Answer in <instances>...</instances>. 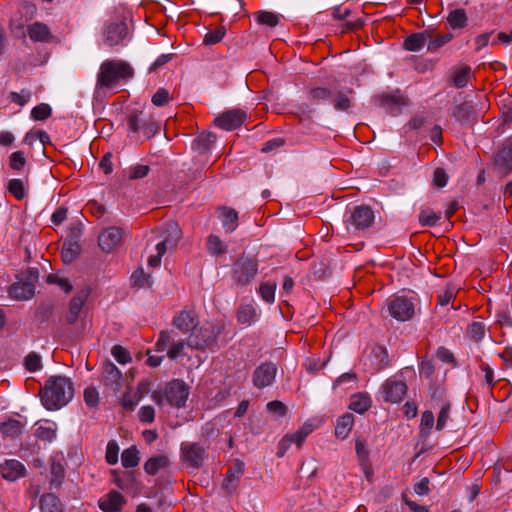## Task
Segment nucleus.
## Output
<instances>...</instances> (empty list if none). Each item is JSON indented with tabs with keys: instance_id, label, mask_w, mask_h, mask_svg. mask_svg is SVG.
Listing matches in <instances>:
<instances>
[{
	"instance_id": "5701e85b",
	"label": "nucleus",
	"mask_w": 512,
	"mask_h": 512,
	"mask_svg": "<svg viewBox=\"0 0 512 512\" xmlns=\"http://www.w3.org/2000/svg\"><path fill=\"white\" fill-rule=\"evenodd\" d=\"M25 466L16 459L5 460L0 464V473L8 481H16L25 475Z\"/></svg>"
},
{
	"instance_id": "ddd939ff",
	"label": "nucleus",
	"mask_w": 512,
	"mask_h": 512,
	"mask_svg": "<svg viewBox=\"0 0 512 512\" xmlns=\"http://www.w3.org/2000/svg\"><path fill=\"white\" fill-rule=\"evenodd\" d=\"M189 391L186 384L181 380H173L167 384L165 398L173 406L181 407L186 403Z\"/></svg>"
},
{
	"instance_id": "7ed1b4c3",
	"label": "nucleus",
	"mask_w": 512,
	"mask_h": 512,
	"mask_svg": "<svg viewBox=\"0 0 512 512\" xmlns=\"http://www.w3.org/2000/svg\"><path fill=\"white\" fill-rule=\"evenodd\" d=\"M220 327L213 322L197 324L196 328L189 334L187 345L194 349H205L215 344Z\"/></svg>"
},
{
	"instance_id": "49530a36",
	"label": "nucleus",
	"mask_w": 512,
	"mask_h": 512,
	"mask_svg": "<svg viewBox=\"0 0 512 512\" xmlns=\"http://www.w3.org/2000/svg\"><path fill=\"white\" fill-rule=\"evenodd\" d=\"M440 220V215L431 209H424L419 214V222L422 226H435Z\"/></svg>"
},
{
	"instance_id": "e433bc0d",
	"label": "nucleus",
	"mask_w": 512,
	"mask_h": 512,
	"mask_svg": "<svg viewBox=\"0 0 512 512\" xmlns=\"http://www.w3.org/2000/svg\"><path fill=\"white\" fill-rule=\"evenodd\" d=\"M370 358L377 371L388 366L387 351L381 346H377L372 349Z\"/></svg>"
},
{
	"instance_id": "4c0bfd02",
	"label": "nucleus",
	"mask_w": 512,
	"mask_h": 512,
	"mask_svg": "<svg viewBox=\"0 0 512 512\" xmlns=\"http://www.w3.org/2000/svg\"><path fill=\"white\" fill-rule=\"evenodd\" d=\"M140 461L139 451L135 446L125 449L121 455V462L124 468H134Z\"/></svg>"
},
{
	"instance_id": "20e7f679",
	"label": "nucleus",
	"mask_w": 512,
	"mask_h": 512,
	"mask_svg": "<svg viewBox=\"0 0 512 512\" xmlns=\"http://www.w3.org/2000/svg\"><path fill=\"white\" fill-rule=\"evenodd\" d=\"M257 272V261L251 257L242 256L233 264L232 279L237 286H247Z\"/></svg>"
},
{
	"instance_id": "a19ab883",
	"label": "nucleus",
	"mask_w": 512,
	"mask_h": 512,
	"mask_svg": "<svg viewBox=\"0 0 512 512\" xmlns=\"http://www.w3.org/2000/svg\"><path fill=\"white\" fill-rule=\"evenodd\" d=\"M207 250L213 256H219L227 252V246L216 235L211 234L207 240Z\"/></svg>"
},
{
	"instance_id": "f3484780",
	"label": "nucleus",
	"mask_w": 512,
	"mask_h": 512,
	"mask_svg": "<svg viewBox=\"0 0 512 512\" xmlns=\"http://www.w3.org/2000/svg\"><path fill=\"white\" fill-rule=\"evenodd\" d=\"M123 231L118 227H109L101 232L98 238L100 248L105 252L113 251L120 245Z\"/></svg>"
},
{
	"instance_id": "37998d69",
	"label": "nucleus",
	"mask_w": 512,
	"mask_h": 512,
	"mask_svg": "<svg viewBox=\"0 0 512 512\" xmlns=\"http://www.w3.org/2000/svg\"><path fill=\"white\" fill-rule=\"evenodd\" d=\"M256 21L261 25L275 27L279 23V15L270 11H259L255 14Z\"/></svg>"
},
{
	"instance_id": "c756f323",
	"label": "nucleus",
	"mask_w": 512,
	"mask_h": 512,
	"mask_svg": "<svg viewBox=\"0 0 512 512\" xmlns=\"http://www.w3.org/2000/svg\"><path fill=\"white\" fill-rule=\"evenodd\" d=\"M372 404L371 397L364 392H358L351 396L349 408L359 414L365 413Z\"/></svg>"
},
{
	"instance_id": "f8f14e48",
	"label": "nucleus",
	"mask_w": 512,
	"mask_h": 512,
	"mask_svg": "<svg viewBox=\"0 0 512 512\" xmlns=\"http://www.w3.org/2000/svg\"><path fill=\"white\" fill-rule=\"evenodd\" d=\"M276 374L277 366L272 362H264L259 365L253 372V385L258 389L271 386L275 381Z\"/></svg>"
},
{
	"instance_id": "473e14b6",
	"label": "nucleus",
	"mask_w": 512,
	"mask_h": 512,
	"mask_svg": "<svg viewBox=\"0 0 512 512\" xmlns=\"http://www.w3.org/2000/svg\"><path fill=\"white\" fill-rule=\"evenodd\" d=\"M495 165L503 174L512 171V147H504L495 158Z\"/></svg>"
},
{
	"instance_id": "f257e3e1",
	"label": "nucleus",
	"mask_w": 512,
	"mask_h": 512,
	"mask_svg": "<svg viewBox=\"0 0 512 512\" xmlns=\"http://www.w3.org/2000/svg\"><path fill=\"white\" fill-rule=\"evenodd\" d=\"M74 395L72 381L64 376L50 377L40 391V398L47 410H57L67 405Z\"/></svg>"
},
{
	"instance_id": "1a4fd4ad",
	"label": "nucleus",
	"mask_w": 512,
	"mask_h": 512,
	"mask_svg": "<svg viewBox=\"0 0 512 512\" xmlns=\"http://www.w3.org/2000/svg\"><path fill=\"white\" fill-rule=\"evenodd\" d=\"M128 37V26L124 21L107 23L102 31L103 43L110 48L125 45Z\"/></svg>"
},
{
	"instance_id": "a18cd8bd",
	"label": "nucleus",
	"mask_w": 512,
	"mask_h": 512,
	"mask_svg": "<svg viewBox=\"0 0 512 512\" xmlns=\"http://www.w3.org/2000/svg\"><path fill=\"white\" fill-rule=\"evenodd\" d=\"M331 103L338 111H347L351 105L350 99L346 93L339 91L331 97Z\"/></svg>"
},
{
	"instance_id": "79ce46f5",
	"label": "nucleus",
	"mask_w": 512,
	"mask_h": 512,
	"mask_svg": "<svg viewBox=\"0 0 512 512\" xmlns=\"http://www.w3.org/2000/svg\"><path fill=\"white\" fill-rule=\"evenodd\" d=\"M276 292V284L272 282H263L260 284L258 293L262 300L268 304L274 303Z\"/></svg>"
},
{
	"instance_id": "338daca9",
	"label": "nucleus",
	"mask_w": 512,
	"mask_h": 512,
	"mask_svg": "<svg viewBox=\"0 0 512 512\" xmlns=\"http://www.w3.org/2000/svg\"><path fill=\"white\" fill-rule=\"evenodd\" d=\"M47 282L51 284H57L66 293L70 292L72 289V285L69 283V281L66 278H62L57 274H50L47 277Z\"/></svg>"
},
{
	"instance_id": "c9c22d12",
	"label": "nucleus",
	"mask_w": 512,
	"mask_h": 512,
	"mask_svg": "<svg viewBox=\"0 0 512 512\" xmlns=\"http://www.w3.org/2000/svg\"><path fill=\"white\" fill-rule=\"evenodd\" d=\"M468 17L464 9L452 10L447 16V22L452 29H461L467 25Z\"/></svg>"
},
{
	"instance_id": "e2e57ef3",
	"label": "nucleus",
	"mask_w": 512,
	"mask_h": 512,
	"mask_svg": "<svg viewBox=\"0 0 512 512\" xmlns=\"http://www.w3.org/2000/svg\"><path fill=\"white\" fill-rule=\"evenodd\" d=\"M26 165V158L23 152L16 151L10 155V167L16 171H22Z\"/></svg>"
},
{
	"instance_id": "8fccbe9b",
	"label": "nucleus",
	"mask_w": 512,
	"mask_h": 512,
	"mask_svg": "<svg viewBox=\"0 0 512 512\" xmlns=\"http://www.w3.org/2000/svg\"><path fill=\"white\" fill-rule=\"evenodd\" d=\"M485 324L480 321L472 322L467 330L469 337L474 341H480L485 335Z\"/></svg>"
},
{
	"instance_id": "b1692460",
	"label": "nucleus",
	"mask_w": 512,
	"mask_h": 512,
	"mask_svg": "<svg viewBox=\"0 0 512 512\" xmlns=\"http://www.w3.org/2000/svg\"><path fill=\"white\" fill-rule=\"evenodd\" d=\"M89 292L82 290L78 292L69 303V311L66 315V321L69 324H74L81 313L82 307L88 298Z\"/></svg>"
},
{
	"instance_id": "0e129e2a",
	"label": "nucleus",
	"mask_w": 512,
	"mask_h": 512,
	"mask_svg": "<svg viewBox=\"0 0 512 512\" xmlns=\"http://www.w3.org/2000/svg\"><path fill=\"white\" fill-rule=\"evenodd\" d=\"M79 246L76 243H64L62 258L65 262H71L77 255Z\"/></svg>"
},
{
	"instance_id": "412c9836",
	"label": "nucleus",
	"mask_w": 512,
	"mask_h": 512,
	"mask_svg": "<svg viewBox=\"0 0 512 512\" xmlns=\"http://www.w3.org/2000/svg\"><path fill=\"white\" fill-rule=\"evenodd\" d=\"M126 501L122 494L112 490L98 501V506L103 512H120Z\"/></svg>"
},
{
	"instance_id": "c85d7f7f",
	"label": "nucleus",
	"mask_w": 512,
	"mask_h": 512,
	"mask_svg": "<svg viewBox=\"0 0 512 512\" xmlns=\"http://www.w3.org/2000/svg\"><path fill=\"white\" fill-rule=\"evenodd\" d=\"M28 35L34 42H49L52 38L48 26L41 22H35L28 28Z\"/></svg>"
},
{
	"instance_id": "864d4df0",
	"label": "nucleus",
	"mask_w": 512,
	"mask_h": 512,
	"mask_svg": "<svg viewBox=\"0 0 512 512\" xmlns=\"http://www.w3.org/2000/svg\"><path fill=\"white\" fill-rule=\"evenodd\" d=\"M7 189L18 200H21L25 196L24 184L21 179L9 180Z\"/></svg>"
},
{
	"instance_id": "9b49d317",
	"label": "nucleus",
	"mask_w": 512,
	"mask_h": 512,
	"mask_svg": "<svg viewBox=\"0 0 512 512\" xmlns=\"http://www.w3.org/2000/svg\"><path fill=\"white\" fill-rule=\"evenodd\" d=\"M247 114L242 109H231L223 112L214 119L215 126L231 131L239 128L246 120Z\"/></svg>"
},
{
	"instance_id": "4468645a",
	"label": "nucleus",
	"mask_w": 512,
	"mask_h": 512,
	"mask_svg": "<svg viewBox=\"0 0 512 512\" xmlns=\"http://www.w3.org/2000/svg\"><path fill=\"white\" fill-rule=\"evenodd\" d=\"M407 392V386L396 378H388L382 385L384 400L390 403H399Z\"/></svg>"
},
{
	"instance_id": "2eb2a0df",
	"label": "nucleus",
	"mask_w": 512,
	"mask_h": 512,
	"mask_svg": "<svg viewBox=\"0 0 512 512\" xmlns=\"http://www.w3.org/2000/svg\"><path fill=\"white\" fill-rule=\"evenodd\" d=\"M164 233V239L156 245V250H159L160 254H165L167 249L176 247L182 236L181 229L175 222L165 223Z\"/></svg>"
},
{
	"instance_id": "ea45409f",
	"label": "nucleus",
	"mask_w": 512,
	"mask_h": 512,
	"mask_svg": "<svg viewBox=\"0 0 512 512\" xmlns=\"http://www.w3.org/2000/svg\"><path fill=\"white\" fill-rule=\"evenodd\" d=\"M381 105L391 110L406 105V99L399 93L385 94L381 96Z\"/></svg>"
},
{
	"instance_id": "cd10ccee",
	"label": "nucleus",
	"mask_w": 512,
	"mask_h": 512,
	"mask_svg": "<svg viewBox=\"0 0 512 512\" xmlns=\"http://www.w3.org/2000/svg\"><path fill=\"white\" fill-rule=\"evenodd\" d=\"M218 212L225 231L228 233L233 232L238 226L237 211L230 207H222Z\"/></svg>"
},
{
	"instance_id": "39448f33",
	"label": "nucleus",
	"mask_w": 512,
	"mask_h": 512,
	"mask_svg": "<svg viewBox=\"0 0 512 512\" xmlns=\"http://www.w3.org/2000/svg\"><path fill=\"white\" fill-rule=\"evenodd\" d=\"M374 221V213L367 206H356L345 217L346 229L349 232L356 233L368 229Z\"/></svg>"
},
{
	"instance_id": "bb28decb",
	"label": "nucleus",
	"mask_w": 512,
	"mask_h": 512,
	"mask_svg": "<svg viewBox=\"0 0 512 512\" xmlns=\"http://www.w3.org/2000/svg\"><path fill=\"white\" fill-rule=\"evenodd\" d=\"M170 464V460L167 455L159 454L150 457L144 463V471L151 476L156 475L160 470L165 469Z\"/></svg>"
},
{
	"instance_id": "a211bd4d",
	"label": "nucleus",
	"mask_w": 512,
	"mask_h": 512,
	"mask_svg": "<svg viewBox=\"0 0 512 512\" xmlns=\"http://www.w3.org/2000/svg\"><path fill=\"white\" fill-rule=\"evenodd\" d=\"M196 312L193 309H184L173 319V325L182 333H191L198 324Z\"/></svg>"
},
{
	"instance_id": "603ef678",
	"label": "nucleus",
	"mask_w": 512,
	"mask_h": 512,
	"mask_svg": "<svg viewBox=\"0 0 512 512\" xmlns=\"http://www.w3.org/2000/svg\"><path fill=\"white\" fill-rule=\"evenodd\" d=\"M452 37L453 35L451 33L438 35L436 37H433V34L431 33V38L428 39V50L431 52L437 51L440 47L449 42Z\"/></svg>"
},
{
	"instance_id": "5fc2aeb1",
	"label": "nucleus",
	"mask_w": 512,
	"mask_h": 512,
	"mask_svg": "<svg viewBox=\"0 0 512 512\" xmlns=\"http://www.w3.org/2000/svg\"><path fill=\"white\" fill-rule=\"evenodd\" d=\"M225 34H226V28L221 26L214 31H209L205 35L203 42L206 45L217 44L224 38Z\"/></svg>"
},
{
	"instance_id": "2f4dec72",
	"label": "nucleus",
	"mask_w": 512,
	"mask_h": 512,
	"mask_svg": "<svg viewBox=\"0 0 512 512\" xmlns=\"http://www.w3.org/2000/svg\"><path fill=\"white\" fill-rule=\"evenodd\" d=\"M216 136L211 132H202L192 142V149L200 154L206 153L215 143Z\"/></svg>"
},
{
	"instance_id": "9d476101",
	"label": "nucleus",
	"mask_w": 512,
	"mask_h": 512,
	"mask_svg": "<svg viewBox=\"0 0 512 512\" xmlns=\"http://www.w3.org/2000/svg\"><path fill=\"white\" fill-rule=\"evenodd\" d=\"M387 307L389 314L399 321L410 320L414 315V302L407 296H394L388 301Z\"/></svg>"
},
{
	"instance_id": "f03ea898",
	"label": "nucleus",
	"mask_w": 512,
	"mask_h": 512,
	"mask_svg": "<svg viewBox=\"0 0 512 512\" xmlns=\"http://www.w3.org/2000/svg\"><path fill=\"white\" fill-rule=\"evenodd\" d=\"M134 69L124 60L107 59L99 67L95 92L100 94L116 87L122 80L132 78Z\"/></svg>"
},
{
	"instance_id": "393cba45",
	"label": "nucleus",
	"mask_w": 512,
	"mask_h": 512,
	"mask_svg": "<svg viewBox=\"0 0 512 512\" xmlns=\"http://www.w3.org/2000/svg\"><path fill=\"white\" fill-rule=\"evenodd\" d=\"M431 38V31L425 30L421 33H413L409 35L404 41V48L411 52H418L427 44L428 39Z\"/></svg>"
},
{
	"instance_id": "774afa93",
	"label": "nucleus",
	"mask_w": 512,
	"mask_h": 512,
	"mask_svg": "<svg viewBox=\"0 0 512 512\" xmlns=\"http://www.w3.org/2000/svg\"><path fill=\"white\" fill-rule=\"evenodd\" d=\"M84 401L89 407L97 406L99 402V393L94 387H88L84 391Z\"/></svg>"
},
{
	"instance_id": "3c124183",
	"label": "nucleus",
	"mask_w": 512,
	"mask_h": 512,
	"mask_svg": "<svg viewBox=\"0 0 512 512\" xmlns=\"http://www.w3.org/2000/svg\"><path fill=\"white\" fill-rule=\"evenodd\" d=\"M119 445L115 440H110L107 443L105 459L109 465L118 463Z\"/></svg>"
},
{
	"instance_id": "7c9ffc66",
	"label": "nucleus",
	"mask_w": 512,
	"mask_h": 512,
	"mask_svg": "<svg viewBox=\"0 0 512 512\" xmlns=\"http://www.w3.org/2000/svg\"><path fill=\"white\" fill-rule=\"evenodd\" d=\"M258 313L253 304H243L237 312V320L239 323L250 326L258 321Z\"/></svg>"
},
{
	"instance_id": "58836bf2",
	"label": "nucleus",
	"mask_w": 512,
	"mask_h": 512,
	"mask_svg": "<svg viewBox=\"0 0 512 512\" xmlns=\"http://www.w3.org/2000/svg\"><path fill=\"white\" fill-rule=\"evenodd\" d=\"M22 424L20 421L11 419L0 424V432L5 437H15L21 434Z\"/></svg>"
},
{
	"instance_id": "c03bdc74",
	"label": "nucleus",
	"mask_w": 512,
	"mask_h": 512,
	"mask_svg": "<svg viewBox=\"0 0 512 512\" xmlns=\"http://www.w3.org/2000/svg\"><path fill=\"white\" fill-rule=\"evenodd\" d=\"M433 425H434V414L429 410L423 412V414L421 416L420 426H419L420 435L422 437H427L430 434V432L433 428Z\"/></svg>"
},
{
	"instance_id": "dca6fc26",
	"label": "nucleus",
	"mask_w": 512,
	"mask_h": 512,
	"mask_svg": "<svg viewBox=\"0 0 512 512\" xmlns=\"http://www.w3.org/2000/svg\"><path fill=\"white\" fill-rule=\"evenodd\" d=\"M171 344L170 348L167 351L168 358L174 360L177 357L182 355V352L184 350L185 344H187V341H176L172 342L170 341V332L167 331H161L159 338L156 342V350L158 352H163L166 350L167 346Z\"/></svg>"
},
{
	"instance_id": "aec40b11",
	"label": "nucleus",
	"mask_w": 512,
	"mask_h": 512,
	"mask_svg": "<svg viewBox=\"0 0 512 512\" xmlns=\"http://www.w3.org/2000/svg\"><path fill=\"white\" fill-rule=\"evenodd\" d=\"M314 427L310 423H304L295 433L286 435L279 443L280 450H286L291 443H295L297 447H301L307 436L313 431ZM284 451L279 455L283 456Z\"/></svg>"
},
{
	"instance_id": "4be33fe9",
	"label": "nucleus",
	"mask_w": 512,
	"mask_h": 512,
	"mask_svg": "<svg viewBox=\"0 0 512 512\" xmlns=\"http://www.w3.org/2000/svg\"><path fill=\"white\" fill-rule=\"evenodd\" d=\"M102 378L104 384L113 391H118L122 386V373L112 362L104 364Z\"/></svg>"
},
{
	"instance_id": "4d7b16f0",
	"label": "nucleus",
	"mask_w": 512,
	"mask_h": 512,
	"mask_svg": "<svg viewBox=\"0 0 512 512\" xmlns=\"http://www.w3.org/2000/svg\"><path fill=\"white\" fill-rule=\"evenodd\" d=\"M471 70L469 67H463L456 71L454 75V85L458 88L465 87L469 81Z\"/></svg>"
},
{
	"instance_id": "13d9d810",
	"label": "nucleus",
	"mask_w": 512,
	"mask_h": 512,
	"mask_svg": "<svg viewBox=\"0 0 512 512\" xmlns=\"http://www.w3.org/2000/svg\"><path fill=\"white\" fill-rule=\"evenodd\" d=\"M25 367L30 372L40 370L42 368L41 357L37 353H29L25 358Z\"/></svg>"
},
{
	"instance_id": "680f3d73",
	"label": "nucleus",
	"mask_w": 512,
	"mask_h": 512,
	"mask_svg": "<svg viewBox=\"0 0 512 512\" xmlns=\"http://www.w3.org/2000/svg\"><path fill=\"white\" fill-rule=\"evenodd\" d=\"M357 381V375L353 372H347L340 375L333 383V388L340 387L342 385H349L347 388L352 387Z\"/></svg>"
},
{
	"instance_id": "72a5a7b5",
	"label": "nucleus",
	"mask_w": 512,
	"mask_h": 512,
	"mask_svg": "<svg viewBox=\"0 0 512 512\" xmlns=\"http://www.w3.org/2000/svg\"><path fill=\"white\" fill-rule=\"evenodd\" d=\"M354 425V416L350 413L342 415L335 427V435L337 438L346 439Z\"/></svg>"
},
{
	"instance_id": "bf43d9fd",
	"label": "nucleus",
	"mask_w": 512,
	"mask_h": 512,
	"mask_svg": "<svg viewBox=\"0 0 512 512\" xmlns=\"http://www.w3.org/2000/svg\"><path fill=\"white\" fill-rule=\"evenodd\" d=\"M309 96L313 100L325 101L332 97V91L325 87H315L309 90Z\"/></svg>"
},
{
	"instance_id": "de8ad7c7",
	"label": "nucleus",
	"mask_w": 512,
	"mask_h": 512,
	"mask_svg": "<svg viewBox=\"0 0 512 512\" xmlns=\"http://www.w3.org/2000/svg\"><path fill=\"white\" fill-rule=\"evenodd\" d=\"M52 109L46 103L35 106L31 111V117L35 121H43L51 116Z\"/></svg>"
},
{
	"instance_id": "0eeeda50",
	"label": "nucleus",
	"mask_w": 512,
	"mask_h": 512,
	"mask_svg": "<svg viewBox=\"0 0 512 512\" xmlns=\"http://www.w3.org/2000/svg\"><path fill=\"white\" fill-rule=\"evenodd\" d=\"M37 280L38 271L36 269H29L27 271V275L24 278H20L10 286V297L18 301L32 298L35 293V282Z\"/></svg>"
},
{
	"instance_id": "a878e982",
	"label": "nucleus",
	"mask_w": 512,
	"mask_h": 512,
	"mask_svg": "<svg viewBox=\"0 0 512 512\" xmlns=\"http://www.w3.org/2000/svg\"><path fill=\"white\" fill-rule=\"evenodd\" d=\"M356 454L360 466L366 477L369 478L372 474L371 465L369 463V451L367 449L366 441L362 438H357L355 443Z\"/></svg>"
},
{
	"instance_id": "423d86ee",
	"label": "nucleus",
	"mask_w": 512,
	"mask_h": 512,
	"mask_svg": "<svg viewBox=\"0 0 512 512\" xmlns=\"http://www.w3.org/2000/svg\"><path fill=\"white\" fill-rule=\"evenodd\" d=\"M180 457L187 467L199 469L208 458L207 447L196 442H183Z\"/></svg>"
},
{
	"instance_id": "6ab92c4d",
	"label": "nucleus",
	"mask_w": 512,
	"mask_h": 512,
	"mask_svg": "<svg viewBox=\"0 0 512 512\" xmlns=\"http://www.w3.org/2000/svg\"><path fill=\"white\" fill-rule=\"evenodd\" d=\"M244 473V463L236 460L228 469L222 483V488L227 494H232L238 487L241 476Z\"/></svg>"
},
{
	"instance_id": "69168bd1",
	"label": "nucleus",
	"mask_w": 512,
	"mask_h": 512,
	"mask_svg": "<svg viewBox=\"0 0 512 512\" xmlns=\"http://www.w3.org/2000/svg\"><path fill=\"white\" fill-rule=\"evenodd\" d=\"M111 353L120 364H126L131 360L128 351L120 345H115L112 348Z\"/></svg>"
},
{
	"instance_id": "052dcab7",
	"label": "nucleus",
	"mask_w": 512,
	"mask_h": 512,
	"mask_svg": "<svg viewBox=\"0 0 512 512\" xmlns=\"http://www.w3.org/2000/svg\"><path fill=\"white\" fill-rule=\"evenodd\" d=\"M50 472L52 475L51 485L57 486L60 484L61 479L64 476V467L61 463L53 461L50 465Z\"/></svg>"
},
{
	"instance_id": "f704fd0d",
	"label": "nucleus",
	"mask_w": 512,
	"mask_h": 512,
	"mask_svg": "<svg viewBox=\"0 0 512 512\" xmlns=\"http://www.w3.org/2000/svg\"><path fill=\"white\" fill-rule=\"evenodd\" d=\"M41 512H62L60 500L52 493L44 494L40 500Z\"/></svg>"
},
{
	"instance_id": "09e8293b",
	"label": "nucleus",
	"mask_w": 512,
	"mask_h": 512,
	"mask_svg": "<svg viewBox=\"0 0 512 512\" xmlns=\"http://www.w3.org/2000/svg\"><path fill=\"white\" fill-rule=\"evenodd\" d=\"M36 436L44 441H53L56 438V428L54 424L40 425L36 429Z\"/></svg>"
},
{
	"instance_id": "6e6552de",
	"label": "nucleus",
	"mask_w": 512,
	"mask_h": 512,
	"mask_svg": "<svg viewBox=\"0 0 512 512\" xmlns=\"http://www.w3.org/2000/svg\"><path fill=\"white\" fill-rule=\"evenodd\" d=\"M128 127L134 133H142L147 139L153 137L159 130V124L151 116L143 112H132L128 117Z\"/></svg>"
},
{
	"instance_id": "6e6d98bb",
	"label": "nucleus",
	"mask_w": 512,
	"mask_h": 512,
	"mask_svg": "<svg viewBox=\"0 0 512 512\" xmlns=\"http://www.w3.org/2000/svg\"><path fill=\"white\" fill-rule=\"evenodd\" d=\"M170 93L165 88H159L156 93L152 96L151 101L157 107H162L169 103L171 100Z\"/></svg>"
}]
</instances>
